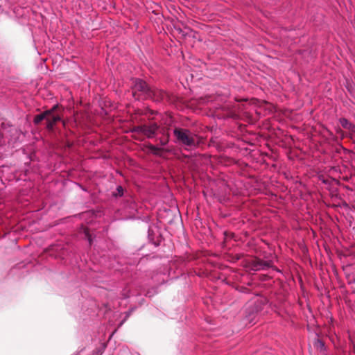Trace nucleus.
I'll use <instances>...</instances> for the list:
<instances>
[{
	"mask_svg": "<svg viewBox=\"0 0 355 355\" xmlns=\"http://www.w3.org/2000/svg\"><path fill=\"white\" fill-rule=\"evenodd\" d=\"M54 110L51 112V115H49L46 118L47 128L52 130L54 125L61 120L60 116L53 114Z\"/></svg>",
	"mask_w": 355,
	"mask_h": 355,
	"instance_id": "39448f33",
	"label": "nucleus"
},
{
	"mask_svg": "<svg viewBox=\"0 0 355 355\" xmlns=\"http://www.w3.org/2000/svg\"><path fill=\"white\" fill-rule=\"evenodd\" d=\"M163 96H164V93H162V94H161V96H162V98H163Z\"/></svg>",
	"mask_w": 355,
	"mask_h": 355,
	"instance_id": "4468645a",
	"label": "nucleus"
},
{
	"mask_svg": "<svg viewBox=\"0 0 355 355\" xmlns=\"http://www.w3.org/2000/svg\"><path fill=\"white\" fill-rule=\"evenodd\" d=\"M155 94V92L148 87L146 82L135 79L133 80L132 95L135 99L150 98Z\"/></svg>",
	"mask_w": 355,
	"mask_h": 355,
	"instance_id": "f03ea898",
	"label": "nucleus"
},
{
	"mask_svg": "<svg viewBox=\"0 0 355 355\" xmlns=\"http://www.w3.org/2000/svg\"><path fill=\"white\" fill-rule=\"evenodd\" d=\"M340 123L344 128L348 129L353 134H355V125H352L348 120L346 119H340Z\"/></svg>",
	"mask_w": 355,
	"mask_h": 355,
	"instance_id": "0eeeda50",
	"label": "nucleus"
},
{
	"mask_svg": "<svg viewBox=\"0 0 355 355\" xmlns=\"http://www.w3.org/2000/svg\"><path fill=\"white\" fill-rule=\"evenodd\" d=\"M168 142V139H166V140H161L160 141V144L162 146H165Z\"/></svg>",
	"mask_w": 355,
	"mask_h": 355,
	"instance_id": "f8f14e48",
	"label": "nucleus"
},
{
	"mask_svg": "<svg viewBox=\"0 0 355 355\" xmlns=\"http://www.w3.org/2000/svg\"><path fill=\"white\" fill-rule=\"evenodd\" d=\"M148 149L155 155H159L161 151V148H158L154 145L150 144L148 146Z\"/></svg>",
	"mask_w": 355,
	"mask_h": 355,
	"instance_id": "1a4fd4ad",
	"label": "nucleus"
},
{
	"mask_svg": "<svg viewBox=\"0 0 355 355\" xmlns=\"http://www.w3.org/2000/svg\"><path fill=\"white\" fill-rule=\"evenodd\" d=\"M158 129V125L155 123H153L149 125H143L137 127L135 129V130L138 132L143 133L148 138H153V137H155Z\"/></svg>",
	"mask_w": 355,
	"mask_h": 355,
	"instance_id": "20e7f679",
	"label": "nucleus"
},
{
	"mask_svg": "<svg viewBox=\"0 0 355 355\" xmlns=\"http://www.w3.org/2000/svg\"><path fill=\"white\" fill-rule=\"evenodd\" d=\"M57 108V106H54L52 109L47 110L42 114L36 115L34 118V123L35 124L40 123L42 120L46 119L49 115L51 114V112Z\"/></svg>",
	"mask_w": 355,
	"mask_h": 355,
	"instance_id": "423d86ee",
	"label": "nucleus"
},
{
	"mask_svg": "<svg viewBox=\"0 0 355 355\" xmlns=\"http://www.w3.org/2000/svg\"><path fill=\"white\" fill-rule=\"evenodd\" d=\"M117 191H118V195L119 196H121L123 195V188L121 186L117 187Z\"/></svg>",
	"mask_w": 355,
	"mask_h": 355,
	"instance_id": "9d476101",
	"label": "nucleus"
},
{
	"mask_svg": "<svg viewBox=\"0 0 355 355\" xmlns=\"http://www.w3.org/2000/svg\"><path fill=\"white\" fill-rule=\"evenodd\" d=\"M85 234H86V236L88 237L89 242V243L91 244V243H92V239H91L90 235H89V234H88V232H87V231H85Z\"/></svg>",
	"mask_w": 355,
	"mask_h": 355,
	"instance_id": "9b49d317",
	"label": "nucleus"
},
{
	"mask_svg": "<svg viewBox=\"0 0 355 355\" xmlns=\"http://www.w3.org/2000/svg\"><path fill=\"white\" fill-rule=\"evenodd\" d=\"M101 352L98 350L96 352V355H101Z\"/></svg>",
	"mask_w": 355,
	"mask_h": 355,
	"instance_id": "ddd939ff",
	"label": "nucleus"
},
{
	"mask_svg": "<svg viewBox=\"0 0 355 355\" xmlns=\"http://www.w3.org/2000/svg\"><path fill=\"white\" fill-rule=\"evenodd\" d=\"M314 347L317 349L322 350L324 347V343L322 340L319 338H316L313 343Z\"/></svg>",
	"mask_w": 355,
	"mask_h": 355,
	"instance_id": "6e6552de",
	"label": "nucleus"
},
{
	"mask_svg": "<svg viewBox=\"0 0 355 355\" xmlns=\"http://www.w3.org/2000/svg\"><path fill=\"white\" fill-rule=\"evenodd\" d=\"M173 133L176 138L175 142L178 144L184 146L186 148H193L196 146L198 144L196 135L190 130L184 128H175Z\"/></svg>",
	"mask_w": 355,
	"mask_h": 355,
	"instance_id": "f257e3e1",
	"label": "nucleus"
},
{
	"mask_svg": "<svg viewBox=\"0 0 355 355\" xmlns=\"http://www.w3.org/2000/svg\"><path fill=\"white\" fill-rule=\"evenodd\" d=\"M245 268L249 271L266 270L269 268L275 269L271 261H263L257 258L248 260L245 264Z\"/></svg>",
	"mask_w": 355,
	"mask_h": 355,
	"instance_id": "7ed1b4c3",
	"label": "nucleus"
}]
</instances>
